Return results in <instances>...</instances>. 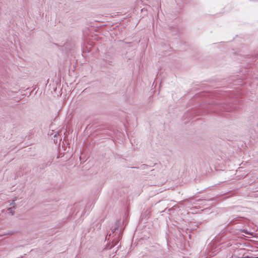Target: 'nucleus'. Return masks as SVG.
<instances>
[{
	"instance_id": "f257e3e1",
	"label": "nucleus",
	"mask_w": 258,
	"mask_h": 258,
	"mask_svg": "<svg viewBox=\"0 0 258 258\" xmlns=\"http://www.w3.org/2000/svg\"><path fill=\"white\" fill-rule=\"evenodd\" d=\"M120 231H119L117 225H116L115 227L114 228V229L113 230H112V233H109L108 235V236H109L108 239H109L110 238H112L114 236H115V237L113 239H112V242L113 243V246L117 245V243L119 242L118 239L120 236Z\"/></svg>"
},
{
	"instance_id": "f03ea898",
	"label": "nucleus",
	"mask_w": 258,
	"mask_h": 258,
	"mask_svg": "<svg viewBox=\"0 0 258 258\" xmlns=\"http://www.w3.org/2000/svg\"><path fill=\"white\" fill-rule=\"evenodd\" d=\"M218 108L221 110H223V111H228L227 108L226 107H225V106L226 105L225 104H223V103H219L218 104H216Z\"/></svg>"
},
{
	"instance_id": "7ed1b4c3",
	"label": "nucleus",
	"mask_w": 258,
	"mask_h": 258,
	"mask_svg": "<svg viewBox=\"0 0 258 258\" xmlns=\"http://www.w3.org/2000/svg\"><path fill=\"white\" fill-rule=\"evenodd\" d=\"M15 207L14 206L13 208H9L8 209L9 213H10L11 215H13L15 214Z\"/></svg>"
},
{
	"instance_id": "20e7f679",
	"label": "nucleus",
	"mask_w": 258,
	"mask_h": 258,
	"mask_svg": "<svg viewBox=\"0 0 258 258\" xmlns=\"http://www.w3.org/2000/svg\"><path fill=\"white\" fill-rule=\"evenodd\" d=\"M17 200V197H15V198L13 200L11 203H10V205L15 206V201Z\"/></svg>"
},
{
	"instance_id": "39448f33",
	"label": "nucleus",
	"mask_w": 258,
	"mask_h": 258,
	"mask_svg": "<svg viewBox=\"0 0 258 258\" xmlns=\"http://www.w3.org/2000/svg\"><path fill=\"white\" fill-rule=\"evenodd\" d=\"M239 258H246L245 257H239Z\"/></svg>"
}]
</instances>
